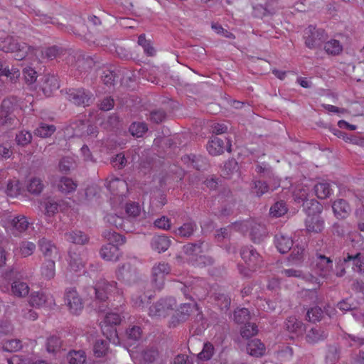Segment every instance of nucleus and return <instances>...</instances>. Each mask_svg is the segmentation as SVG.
I'll return each mask as SVG.
<instances>
[{"label": "nucleus", "instance_id": "nucleus-1", "mask_svg": "<svg viewBox=\"0 0 364 364\" xmlns=\"http://www.w3.org/2000/svg\"><path fill=\"white\" fill-rule=\"evenodd\" d=\"M102 236L109 241L100 250V256L107 261H117L119 257L118 245L125 242V237L112 230H105Z\"/></svg>", "mask_w": 364, "mask_h": 364}, {"label": "nucleus", "instance_id": "nucleus-2", "mask_svg": "<svg viewBox=\"0 0 364 364\" xmlns=\"http://www.w3.org/2000/svg\"><path fill=\"white\" fill-rule=\"evenodd\" d=\"M18 107V100L15 97H10L2 101L0 110V126L11 128L18 124L15 114Z\"/></svg>", "mask_w": 364, "mask_h": 364}, {"label": "nucleus", "instance_id": "nucleus-3", "mask_svg": "<svg viewBox=\"0 0 364 364\" xmlns=\"http://www.w3.org/2000/svg\"><path fill=\"white\" fill-rule=\"evenodd\" d=\"M30 49L31 47L26 43L18 42L12 36L0 38V50L5 53H15V59L17 60L24 59Z\"/></svg>", "mask_w": 364, "mask_h": 364}, {"label": "nucleus", "instance_id": "nucleus-4", "mask_svg": "<svg viewBox=\"0 0 364 364\" xmlns=\"http://www.w3.org/2000/svg\"><path fill=\"white\" fill-rule=\"evenodd\" d=\"M176 307L174 298H162L149 307V314L153 318H165Z\"/></svg>", "mask_w": 364, "mask_h": 364}, {"label": "nucleus", "instance_id": "nucleus-5", "mask_svg": "<svg viewBox=\"0 0 364 364\" xmlns=\"http://www.w3.org/2000/svg\"><path fill=\"white\" fill-rule=\"evenodd\" d=\"M210 245L203 240H199L196 242H189L183 245V251L188 260L192 263L199 262V257L202 254L210 250Z\"/></svg>", "mask_w": 364, "mask_h": 364}, {"label": "nucleus", "instance_id": "nucleus-6", "mask_svg": "<svg viewBox=\"0 0 364 364\" xmlns=\"http://www.w3.org/2000/svg\"><path fill=\"white\" fill-rule=\"evenodd\" d=\"M117 279L121 282L131 285L135 284L139 279V274L136 268L129 262L119 265L116 270Z\"/></svg>", "mask_w": 364, "mask_h": 364}, {"label": "nucleus", "instance_id": "nucleus-7", "mask_svg": "<svg viewBox=\"0 0 364 364\" xmlns=\"http://www.w3.org/2000/svg\"><path fill=\"white\" fill-rule=\"evenodd\" d=\"M67 98L76 105L89 106L95 100L93 94L84 88L70 89L67 92Z\"/></svg>", "mask_w": 364, "mask_h": 364}, {"label": "nucleus", "instance_id": "nucleus-8", "mask_svg": "<svg viewBox=\"0 0 364 364\" xmlns=\"http://www.w3.org/2000/svg\"><path fill=\"white\" fill-rule=\"evenodd\" d=\"M240 255L245 264L252 270L261 267L263 264L262 256L252 246L242 247Z\"/></svg>", "mask_w": 364, "mask_h": 364}, {"label": "nucleus", "instance_id": "nucleus-9", "mask_svg": "<svg viewBox=\"0 0 364 364\" xmlns=\"http://www.w3.org/2000/svg\"><path fill=\"white\" fill-rule=\"evenodd\" d=\"M307 217L305 220V225L307 232L313 233L321 232L324 228V221L320 215L321 210L309 209L305 210Z\"/></svg>", "mask_w": 364, "mask_h": 364}, {"label": "nucleus", "instance_id": "nucleus-10", "mask_svg": "<svg viewBox=\"0 0 364 364\" xmlns=\"http://www.w3.org/2000/svg\"><path fill=\"white\" fill-rule=\"evenodd\" d=\"M65 301L73 314H79L84 307V304L81 296L74 288H68L65 291Z\"/></svg>", "mask_w": 364, "mask_h": 364}, {"label": "nucleus", "instance_id": "nucleus-11", "mask_svg": "<svg viewBox=\"0 0 364 364\" xmlns=\"http://www.w3.org/2000/svg\"><path fill=\"white\" fill-rule=\"evenodd\" d=\"M207 150L211 155H220L222 154L225 150L230 152L231 144L230 140L225 136L219 137L218 136H213L208 141Z\"/></svg>", "mask_w": 364, "mask_h": 364}, {"label": "nucleus", "instance_id": "nucleus-12", "mask_svg": "<svg viewBox=\"0 0 364 364\" xmlns=\"http://www.w3.org/2000/svg\"><path fill=\"white\" fill-rule=\"evenodd\" d=\"M305 44L309 48H316L325 40V31L309 26L304 33Z\"/></svg>", "mask_w": 364, "mask_h": 364}, {"label": "nucleus", "instance_id": "nucleus-13", "mask_svg": "<svg viewBox=\"0 0 364 364\" xmlns=\"http://www.w3.org/2000/svg\"><path fill=\"white\" fill-rule=\"evenodd\" d=\"M117 283L114 282H108L105 279L99 280L92 290L95 294L96 298L105 301L112 292L116 290Z\"/></svg>", "mask_w": 364, "mask_h": 364}, {"label": "nucleus", "instance_id": "nucleus-14", "mask_svg": "<svg viewBox=\"0 0 364 364\" xmlns=\"http://www.w3.org/2000/svg\"><path fill=\"white\" fill-rule=\"evenodd\" d=\"M309 189L307 187H299L294 192V200L297 203H303L304 209L316 210L319 211L322 209L321 205L314 200H308Z\"/></svg>", "mask_w": 364, "mask_h": 364}, {"label": "nucleus", "instance_id": "nucleus-15", "mask_svg": "<svg viewBox=\"0 0 364 364\" xmlns=\"http://www.w3.org/2000/svg\"><path fill=\"white\" fill-rule=\"evenodd\" d=\"M38 245L44 259H56L59 257L58 249L50 240L43 237L38 240Z\"/></svg>", "mask_w": 364, "mask_h": 364}, {"label": "nucleus", "instance_id": "nucleus-16", "mask_svg": "<svg viewBox=\"0 0 364 364\" xmlns=\"http://www.w3.org/2000/svg\"><path fill=\"white\" fill-rule=\"evenodd\" d=\"M245 226L250 229V237L255 243H260L267 236L266 228L264 225L255 221H248Z\"/></svg>", "mask_w": 364, "mask_h": 364}, {"label": "nucleus", "instance_id": "nucleus-17", "mask_svg": "<svg viewBox=\"0 0 364 364\" xmlns=\"http://www.w3.org/2000/svg\"><path fill=\"white\" fill-rule=\"evenodd\" d=\"M314 269L320 277H327L333 269V261L325 255H317Z\"/></svg>", "mask_w": 364, "mask_h": 364}, {"label": "nucleus", "instance_id": "nucleus-18", "mask_svg": "<svg viewBox=\"0 0 364 364\" xmlns=\"http://www.w3.org/2000/svg\"><path fill=\"white\" fill-rule=\"evenodd\" d=\"M105 220L110 226L126 232L132 231V221L129 218H124L116 214L109 213L105 217Z\"/></svg>", "mask_w": 364, "mask_h": 364}, {"label": "nucleus", "instance_id": "nucleus-19", "mask_svg": "<svg viewBox=\"0 0 364 364\" xmlns=\"http://www.w3.org/2000/svg\"><path fill=\"white\" fill-rule=\"evenodd\" d=\"M9 224L11 233L18 236L28 229L29 223L26 217L19 215L12 218L9 221Z\"/></svg>", "mask_w": 364, "mask_h": 364}, {"label": "nucleus", "instance_id": "nucleus-20", "mask_svg": "<svg viewBox=\"0 0 364 364\" xmlns=\"http://www.w3.org/2000/svg\"><path fill=\"white\" fill-rule=\"evenodd\" d=\"M343 263L351 267L355 272H364V254L357 253L355 255H347L343 258Z\"/></svg>", "mask_w": 364, "mask_h": 364}, {"label": "nucleus", "instance_id": "nucleus-21", "mask_svg": "<svg viewBox=\"0 0 364 364\" xmlns=\"http://www.w3.org/2000/svg\"><path fill=\"white\" fill-rule=\"evenodd\" d=\"M181 290L184 296L191 300H193V296L191 294L198 299L205 298L208 294L207 289L202 287L200 284H195L191 288L183 285Z\"/></svg>", "mask_w": 364, "mask_h": 364}, {"label": "nucleus", "instance_id": "nucleus-22", "mask_svg": "<svg viewBox=\"0 0 364 364\" xmlns=\"http://www.w3.org/2000/svg\"><path fill=\"white\" fill-rule=\"evenodd\" d=\"M328 336V332L323 328L315 326L306 332V341L311 344L316 343L326 339Z\"/></svg>", "mask_w": 364, "mask_h": 364}, {"label": "nucleus", "instance_id": "nucleus-23", "mask_svg": "<svg viewBox=\"0 0 364 364\" xmlns=\"http://www.w3.org/2000/svg\"><path fill=\"white\" fill-rule=\"evenodd\" d=\"M332 208L334 215L339 219L347 218L351 211L349 204L343 199H338L334 201L332 205Z\"/></svg>", "mask_w": 364, "mask_h": 364}, {"label": "nucleus", "instance_id": "nucleus-24", "mask_svg": "<svg viewBox=\"0 0 364 364\" xmlns=\"http://www.w3.org/2000/svg\"><path fill=\"white\" fill-rule=\"evenodd\" d=\"M274 242L276 247L282 254L289 252L293 245V240L291 237L283 233L276 235Z\"/></svg>", "mask_w": 364, "mask_h": 364}, {"label": "nucleus", "instance_id": "nucleus-25", "mask_svg": "<svg viewBox=\"0 0 364 364\" xmlns=\"http://www.w3.org/2000/svg\"><path fill=\"white\" fill-rule=\"evenodd\" d=\"M60 87L58 78L54 75H45L43 77V92L47 97L50 96L54 91Z\"/></svg>", "mask_w": 364, "mask_h": 364}, {"label": "nucleus", "instance_id": "nucleus-26", "mask_svg": "<svg viewBox=\"0 0 364 364\" xmlns=\"http://www.w3.org/2000/svg\"><path fill=\"white\" fill-rule=\"evenodd\" d=\"M170 244L171 240L165 235H156L151 241V248L159 253L166 251Z\"/></svg>", "mask_w": 364, "mask_h": 364}, {"label": "nucleus", "instance_id": "nucleus-27", "mask_svg": "<svg viewBox=\"0 0 364 364\" xmlns=\"http://www.w3.org/2000/svg\"><path fill=\"white\" fill-rule=\"evenodd\" d=\"M55 259H44L41 267V274L46 280H50L55 275Z\"/></svg>", "mask_w": 364, "mask_h": 364}, {"label": "nucleus", "instance_id": "nucleus-28", "mask_svg": "<svg viewBox=\"0 0 364 364\" xmlns=\"http://www.w3.org/2000/svg\"><path fill=\"white\" fill-rule=\"evenodd\" d=\"M247 351L252 356L260 357L265 353V346L259 339H252L247 343Z\"/></svg>", "mask_w": 364, "mask_h": 364}, {"label": "nucleus", "instance_id": "nucleus-29", "mask_svg": "<svg viewBox=\"0 0 364 364\" xmlns=\"http://www.w3.org/2000/svg\"><path fill=\"white\" fill-rule=\"evenodd\" d=\"M85 258L78 252L70 250L69 265L74 271H78L85 266Z\"/></svg>", "mask_w": 364, "mask_h": 364}, {"label": "nucleus", "instance_id": "nucleus-30", "mask_svg": "<svg viewBox=\"0 0 364 364\" xmlns=\"http://www.w3.org/2000/svg\"><path fill=\"white\" fill-rule=\"evenodd\" d=\"M269 187L265 181L261 180L253 181L251 183L250 192L257 197H261L268 193Z\"/></svg>", "mask_w": 364, "mask_h": 364}, {"label": "nucleus", "instance_id": "nucleus-31", "mask_svg": "<svg viewBox=\"0 0 364 364\" xmlns=\"http://www.w3.org/2000/svg\"><path fill=\"white\" fill-rule=\"evenodd\" d=\"M285 326L287 330L291 333H302L304 331V323L294 316H290L287 319Z\"/></svg>", "mask_w": 364, "mask_h": 364}, {"label": "nucleus", "instance_id": "nucleus-32", "mask_svg": "<svg viewBox=\"0 0 364 364\" xmlns=\"http://www.w3.org/2000/svg\"><path fill=\"white\" fill-rule=\"evenodd\" d=\"M65 236L67 240L75 244L84 245L88 242V237L80 230L70 232Z\"/></svg>", "mask_w": 364, "mask_h": 364}, {"label": "nucleus", "instance_id": "nucleus-33", "mask_svg": "<svg viewBox=\"0 0 364 364\" xmlns=\"http://www.w3.org/2000/svg\"><path fill=\"white\" fill-rule=\"evenodd\" d=\"M11 291L18 297H24L29 293V287L26 282L14 281L11 285Z\"/></svg>", "mask_w": 364, "mask_h": 364}, {"label": "nucleus", "instance_id": "nucleus-34", "mask_svg": "<svg viewBox=\"0 0 364 364\" xmlns=\"http://www.w3.org/2000/svg\"><path fill=\"white\" fill-rule=\"evenodd\" d=\"M197 225L193 221L185 223L177 229L176 233L181 237H189L196 230Z\"/></svg>", "mask_w": 364, "mask_h": 364}, {"label": "nucleus", "instance_id": "nucleus-35", "mask_svg": "<svg viewBox=\"0 0 364 364\" xmlns=\"http://www.w3.org/2000/svg\"><path fill=\"white\" fill-rule=\"evenodd\" d=\"M77 188V183L68 177H62L58 183L59 190L63 193H70Z\"/></svg>", "mask_w": 364, "mask_h": 364}, {"label": "nucleus", "instance_id": "nucleus-36", "mask_svg": "<svg viewBox=\"0 0 364 364\" xmlns=\"http://www.w3.org/2000/svg\"><path fill=\"white\" fill-rule=\"evenodd\" d=\"M36 245L29 241H23L16 249L17 253L22 257H27L33 255L36 250Z\"/></svg>", "mask_w": 364, "mask_h": 364}, {"label": "nucleus", "instance_id": "nucleus-37", "mask_svg": "<svg viewBox=\"0 0 364 364\" xmlns=\"http://www.w3.org/2000/svg\"><path fill=\"white\" fill-rule=\"evenodd\" d=\"M69 364H83L86 360V354L83 350H70L67 356Z\"/></svg>", "mask_w": 364, "mask_h": 364}, {"label": "nucleus", "instance_id": "nucleus-38", "mask_svg": "<svg viewBox=\"0 0 364 364\" xmlns=\"http://www.w3.org/2000/svg\"><path fill=\"white\" fill-rule=\"evenodd\" d=\"M316 195L318 198L325 199L331 193L330 184L326 182L318 183L314 186Z\"/></svg>", "mask_w": 364, "mask_h": 364}, {"label": "nucleus", "instance_id": "nucleus-39", "mask_svg": "<svg viewBox=\"0 0 364 364\" xmlns=\"http://www.w3.org/2000/svg\"><path fill=\"white\" fill-rule=\"evenodd\" d=\"M324 50L329 55H338L343 50L340 42L335 39H331L324 44Z\"/></svg>", "mask_w": 364, "mask_h": 364}, {"label": "nucleus", "instance_id": "nucleus-40", "mask_svg": "<svg viewBox=\"0 0 364 364\" xmlns=\"http://www.w3.org/2000/svg\"><path fill=\"white\" fill-rule=\"evenodd\" d=\"M55 131L54 125L41 123L35 130V134L42 138L50 136Z\"/></svg>", "mask_w": 364, "mask_h": 364}, {"label": "nucleus", "instance_id": "nucleus-41", "mask_svg": "<svg viewBox=\"0 0 364 364\" xmlns=\"http://www.w3.org/2000/svg\"><path fill=\"white\" fill-rule=\"evenodd\" d=\"M47 301V296L45 294L40 291L33 292L30 296L29 303L32 306H43Z\"/></svg>", "mask_w": 364, "mask_h": 364}, {"label": "nucleus", "instance_id": "nucleus-42", "mask_svg": "<svg viewBox=\"0 0 364 364\" xmlns=\"http://www.w3.org/2000/svg\"><path fill=\"white\" fill-rule=\"evenodd\" d=\"M269 212L273 217L279 218L284 215L287 212L286 203L283 200L277 201L271 207Z\"/></svg>", "mask_w": 364, "mask_h": 364}, {"label": "nucleus", "instance_id": "nucleus-43", "mask_svg": "<svg viewBox=\"0 0 364 364\" xmlns=\"http://www.w3.org/2000/svg\"><path fill=\"white\" fill-rule=\"evenodd\" d=\"M194 333L196 334H200L206 328L205 321L203 318V315L200 312H198L194 317L192 329H194Z\"/></svg>", "mask_w": 364, "mask_h": 364}, {"label": "nucleus", "instance_id": "nucleus-44", "mask_svg": "<svg viewBox=\"0 0 364 364\" xmlns=\"http://www.w3.org/2000/svg\"><path fill=\"white\" fill-rule=\"evenodd\" d=\"M147 130V125L144 122H133L129 127V132L133 136L136 137L142 136Z\"/></svg>", "mask_w": 364, "mask_h": 364}, {"label": "nucleus", "instance_id": "nucleus-45", "mask_svg": "<svg viewBox=\"0 0 364 364\" xmlns=\"http://www.w3.org/2000/svg\"><path fill=\"white\" fill-rule=\"evenodd\" d=\"M22 348L21 341L19 339H11L3 343L2 349L7 352H16Z\"/></svg>", "mask_w": 364, "mask_h": 364}, {"label": "nucleus", "instance_id": "nucleus-46", "mask_svg": "<svg viewBox=\"0 0 364 364\" xmlns=\"http://www.w3.org/2000/svg\"><path fill=\"white\" fill-rule=\"evenodd\" d=\"M215 300L221 310H228L230 305V298L223 293H216Z\"/></svg>", "mask_w": 364, "mask_h": 364}, {"label": "nucleus", "instance_id": "nucleus-47", "mask_svg": "<svg viewBox=\"0 0 364 364\" xmlns=\"http://www.w3.org/2000/svg\"><path fill=\"white\" fill-rule=\"evenodd\" d=\"M323 312L318 306H314L307 311L306 317L309 321L315 323L319 321L323 317Z\"/></svg>", "mask_w": 364, "mask_h": 364}, {"label": "nucleus", "instance_id": "nucleus-48", "mask_svg": "<svg viewBox=\"0 0 364 364\" xmlns=\"http://www.w3.org/2000/svg\"><path fill=\"white\" fill-rule=\"evenodd\" d=\"M61 341L59 337L52 336L47 340L46 348L49 353H56L61 347Z\"/></svg>", "mask_w": 364, "mask_h": 364}, {"label": "nucleus", "instance_id": "nucleus-49", "mask_svg": "<svg viewBox=\"0 0 364 364\" xmlns=\"http://www.w3.org/2000/svg\"><path fill=\"white\" fill-rule=\"evenodd\" d=\"M107 342L103 340H98L95 342L93 351L96 357L100 358L107 354L108 350Z\"/></svg>", "mask_w": 364, "mask_h": 364}, {"label": "nucleus", "instance_id": "nucleus-50", "mask_svg": "<svg viewBox=\"0 0 364 364\" xmlns=\"http://www.w3.org/2000/svg\"><path fill=\"white\" fill-rule=\"evenodd\" d=\"M250 318V311L246 308L238 309L234 312V320L237 323H245Z\"/></svg>", "mask_w": 364, "mask_h": 364}, {"label": "nucleus", "instance_id": "nucleus-51", "mask_svg": "<svg viewBox=\"0 0 364 364\" xmlns=\"http://www.w3.org/2000/svg\"><path fill=\"white\" fill-rule=\"evenodd\" d=\"M304 248L302 247H295L289 255V260L294 264H300L304 259Z\"/></svg>", "mask_w": 364, "mask_h": 364}, {"label": "nucleus", "instance_id": "nucleus-52", "mask_svg": "<svg viewBox=\"0 0 364 364\" xmlns=\"http://www.w3.org/2000/svg\"><path fill=\"white\" fill-rule=\"evenodd\" d=\"M32 134L27 131H21L16 135V144L19 146H26L31 142Z\"/></svg>", "mask_w": 364, "mask_h": 364}, {"label": "nucleus", "instance_id": "nucleus-53", "mask_svg": "<svg viewBox=\"0 0 364 364\" xmlns=\"http://www.w3.org/2000/svg\"><path fill=\"white\" fill-rule=\"evenodd\" d=\"M138 44L141 46L143 48L144 52L149 56H153L155 54V49L154 47L151 45V43L149 41H147L146 39L144 34H141L138 38Z\"/></svg>", "mask_w": 364, "mask_h": 364}, {"label": "nucleus", "instance_id": "nucleus-54", "mask_svg": "<svg viewBox=\"0 0 364 364\" xmlns=\"http://www.w3.org/2000/svg\"><path fill=\"white\" fill-rule=\"evenodd\" d=\"M214 354V346L210 343H205L202 351L198 355L201 360H209Z\"/></svg>", "mask_w": 364, "mask_h": 364}, {"label": "nucleus", "instance_id": "nucleus-55", "mask_svg": "<svg viewBox=\"0 0 364 364\" xmlns=\"http://www.w3.org/2000/svg\"><path fill=\"white\" fill-rule=\"evenodd\" d=\"M258 332L257 326L255 323H248L241 328L240 334L242 338H249Z\"/></svg>", "mask_w": 364, "mask_h": 364}, {"label": "nucleus", "instance_id": "nucleus-56", "mask_svg": "<svg viewBox=\"0 0 364 364\" xmlns=\"http://www.w3.org/2000/svg\"><path fill=\"white\" fill-rule=\"evenodd\" d=\"M252 14L255 17L259 18L270 14V12L267 8V3H265L264 5L262 4L254 5Z\"/></svg>", "mask_w": 364, "mask_h": 364}, {"label": "nucleus", "instance_id": "nucleus-57", "mask_svg": "<svg viewBox=\"0 0 364 364\" xmlns=\"http://www.w3.org/2000/svg\"><path fill=\"white\" fill-rule=\"evenodd\" d=\"M166 118V113L161 109H154L149 114V119L151 122L159 124L165 120Z\"/></svg>", "mask_w": 364, "mask_h": 364}, {"label": "nucleus", "instance_id": "nucleus-58", "mask_svg": "<svg viewBox=\"0 0 364 364\" xmlns=\"http://www.w3.org/2000/svg\"><path fill=\"white\" fill-rule=\"evenodd\" d=\"M87 124V122L82 120L73 122L71 125L73 130V135L77 136H85Z\"/></svg>", "mask_w": 364, "mask_h": 364}, {"label": "nucleus", "instance_id": "nucleus-59", "mask_svg": "<svg viewBox=\"0 0 364 364\" xmlns=\"http://www.w3.org/2000/svg\"><path fill=\"white\" fill-rule=\"evenodd\" d=\"M159 356V353L157 349L151 348L145 350L143 353V358L145 362L151 363L156 361Z\"/></svg>", "mask_w": 364, "mask_h": 364}, {"label": "nucleus", "instance_id": "nucleus-60", "mask_svg": "<svg viewBox=\"0 0 364 364\" xmlns=\"http://www.w3.org/2000/svg\"><path fill=\"white\" fill-rule=\"evenodd\" d=\"M353 69L351 77L357 82L364 81V63H358Z\"/></svg>", "mask_w": 364, "mask_h": 364}, {"label": "nucleus", "instance_id": "nucleus-61", "mask_svg": "<svg viewBox=\"0 0 364 364\" xmlns=\"http://www.w3.org/2000/svg\"><path fill=\"white\" fill-rule=\"evenodd\" d=\"M43 188V184L42 181L40 178H36L31 179L28 186V191L34 194L40 193Z\"/></svg>", "mask_w": 364, "mask_h": 364}, {"label": "nucleus", "instance_id": "nucleus-62", "mask_svg": "<svg viewBox=\"0 0 364 364\" xmlns=\"http://www.w3.org/2000/svg\"><path fill=\"white\" fill-rule=\"evenodd\" d=\"M20 187L18 181H9L7 183L6 193L10 197H16L19 194Z\"/></svg>", "mask_w": 364, "mask_h": 364}, {"label": "nucleus", "instance_id": "nucleus-63", "mask_svg": "<svg viewBox=\"0 0 364 364\" xmlns=\"http://www.w3.org/2000/svg\"><path fill=\"white\" fill-rule=\"evenodd\" d=\"M349 232L348 225L345 223H335L332 228L333 235L338 237H343Z\"/></svg>", "mask_w": 364, "mask_h": 364}, {"label": "nucleus", "instance_id": "nucleus-64", "mask_svg": "<svg viewBox=\"0 0 364 364\" xmlns=\"http://www.w3.org/2000/svg\"><path fill=\"white\" fill-rule=\"evenodd\" d=\"M141 329L139 326H133L127 330L126 334L129 340L138 341L141 336Z\"/></svg>", "mask_w": 364, "mask_h": 364}]
</instances>
